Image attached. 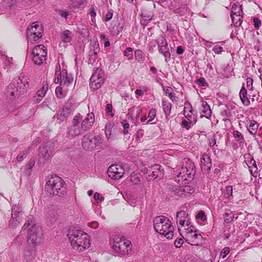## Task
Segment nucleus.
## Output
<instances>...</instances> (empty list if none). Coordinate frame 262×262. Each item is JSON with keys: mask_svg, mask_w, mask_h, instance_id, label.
Listing matches in <instances>:
<instances>
[{"mask_svg": "<svg viewBox=\"0 0 262 262\" xmlns=\"http://www.w3.org/2000/svg\"><path fill=\"white\" fill-rule=\"evenodd\" d=\"M23 228L28 230V243L24 256L26 260H31L35 255V246L41 242L42 235L41 228L32 223H26Z\"/></svg>", "mask_w": 262, "mask_h": 262, "instance_id": "obj_1", "label": "nucleus"}, {"mask_svg": "<svg viewBox=\"0 0 262 262\" xmlns=\"http://www.w3.org/2000/svg\"><path fill=\"white\" fill-rule=\"evenodd\" d=\"M68 237L72 248L78 252L83 251L91 246L90 236L80 229L72 230L69 232Z\"/></svg>", "mask_w": 262, "mask_h": 262, "instance_id": "obj_2", "label": "nucleus"}, {"mask_svg": "<svg viewBox=\"0 0 262 262\" xmlns=\"http://www.w3.org/2000/svg\"><path fill=\"white\" fill-rule=\"evenodd\" d=\"M153 225L157 233L167 239L173 238L174 227L167 217L162 215L156 217L153 221Z\"/></svg>", "mask_w": 262, "mask_h": 262, "instance_id": "obj_3", "label": "nucleus"}, {"mask_svg": "<svg viewBox=\"0 0 262 262\" xmlns=\"http://www.w3.org/2000/svg\"><path fill=\"white\" fill-rule=\"evenodd\" d=\"M45 189L48 195L61 196L65 191L63 181L59 177H51L47 182Z\"/></svg>", "mask_w": 262, "mask_h": 262, "instance_id": "obj_4", "label": "nucleus"}, {"mask_svg": "<svg viewBox=\"0 0 262 262\" xmlns=\"http://www.w3.org/2000/svg\"><path fill=\"white\" fill-rule=\"evenodd\" d=\"M113 248L121 255L128 254L132 251L131 242L124 237L116 236L113 238Z\"/></svg>", "mask_w": 262, "mask_h": 262, "instance_id": "obj_5", "label": "nucleus"}, {"mask_svg": "<svg viewBox=\"0 0 262 262\" xmlns=\"http://www.w3.org/2000/svg\"><path fill=\"white\" fill-rule=\"evenodd\" d=\"M179 232L182 237L186 238V241L192 245H198L203 238L202 235L198 233V231L192 225L184 229L179 228Z\"/></svg>", "mask_w": 262, "mask_h": 262, "instance_id": "obj_6", "label": "nucleus"}, {"mask_svg": "<svg viewBox=\"0 0 262 262\" xmlns=\"http://www.w3.org/2000/svg\"><path fill=\"white\" fill-rule=\"evenodd\" d=\"M105 79L104 71L100 69H97L93 73L90 78V86L93 90H97L103 84Z\"/></svg>", "mask_w": 262, "mask_h": 262, "instance_id": "obj_7", "label": "nucleus"}, {"mask_svg": "<svg viewBox=\"0 0 262 262\" xmlns=\"http://www.w3.org/2000/svg\"><path fill=\"white\" fill-rule=\"evenodd\" d=\"M42 29L37 22L33 23L27 31L28 41L31 43L38 41L42 37Z\"/></svg>", "mask_w": 262, "mask_h": 262, "instance_id": "obj_8", "label": "nucleus"}, {"mask_svg": "<svg viewBox=\"0 0 262 262\" xmlns=\"http://www.w3.org/2000/svg\"><path fill=\"white\" fill-rule=\"evenodd\" d=\"M32 54L34 62L36 64L40 65L46 59L47 49L42 45H38L34 48Z\"/></svg>", "mask_w": 262, "mask_h": 262, "instance_id": "obj_9", "label": "nucleus"}, {"mask_svg": "<svg viewBox=\"0 0 262 262\" xmlns=\"http://www.w3.org/2000/svg\"><path fill=\"white\" fill-rule=\"evenodd\" d=\"M124 173L123 167L122 165L118 164L112 165L107 169L108 177L115 180L122 178Z\"/></svg>", "mask_w": 262, "mask_h": 262, "instance_id": "obj_10", "label": "nucleus"}, {"mask_svg": "<svg viewBox=\"0 0 262 262\" xmlns=\"http://www.w3.org/2000/svg\"><path fill=\"white\" fill-rule=\"evenodd\" d=\"M56 75V77L55 79V83H58L59 82L61 85H62L63 84V86H68L73 81V77L69 76L65 70H63L61 71H57Z\"/></svg>", "mask_w": 262, "mask_h": 262, "instance_id": "obj_11", "label": "nucleus"}, {"mask_svg": "<svg viewBox=\"0 0 262 262\" xmlns=\"http://www.w3.org/2000/svg\"><path fill=\"white\" fill-rule=\"evenodd\" d=\"M177 223L179 224V228L184 229L188 228L190 225L188 214L186 211L181 210L177 213ZM179 229V228H178Z\"/></svg>", "mask_w": 262, "mask_h": 262, "instance_id": "obj_12", "label": "nucleus"}, {"mask_svg": "<svg viewBox=\"0 0 262 262\" xmlns=\"http://www.w3.org/2000/svg\"><path fill=\"white\" fill-rule=\"evenodd\" d=\"M101 143V138L99 136H96L92 139L84 137L82 141V146L86 150H90L94 148Z\"/></svg>", "mask_w": 262, "mask_h": 262, "instance_id": "obj_13", "label": "nucleus"}, {"mask_svg": "<svg viewBox=\"0 0 262 262\" xmlns=\"http://www.w3.org/2000/svg\"><path fill=\"white\" fill-rule=\"evenodd\" d=\"M149 176L154 179L162 178L164 176V169L161 166L155 164L149 168L148 170Z\"/></svg>", "mask_w": 262, "mask_h": 262, "instance_id": "obj_14", "label": "nucleus"}, {"mask_svg": "<svg viewBox=\"0 0 262 262\" xmlns=\"http://www.w3.org/2000/svg\"><path fill=\"white\" fill-rule=\"evenodd\" d=\"M99 50V46L98 42L95 41L91 43L89 52V63H93V62L96 60L97 58V55Z\"/></svg>", "mask_w": 262, "mask_h": 262, "instance_id": "obj_15", "label": "nucleus"}, {"mask_svg": "<svg viewBox=\"0 0 262 262\" xmlns=\"http://www.w3.org/2000/svg\"><path fill=\"white\" fill-rule=\"evenodd\" d=\"M17 84V91H18L20 94H22L26 92L30 86L28 78L24 76L18 78Z\"/></svg>", "mask_w": 262, "mask_h": 262, "instance_id": "obj_16", "label": "nucleus"}, {"mask_svg": "<svg viewBox=\"0 0 262 262\" xmlns=\"http://www.w3.org/2000/svg\"><path fill=\"white\" fill-rule=\"evenodd\" d=\"M52 156V151L48 146H43L39 148V161L45 162L50 160Z\"/></svg>", "mask_w": 262, "mask_h": 262, "instance_id": "obj_17", "label": "nucleus"}, {"mask_svg": "<svg viewBox=\"0 0 262 262\" xmlns=\"http://www.w3.org/2000/svg\"><path fill=\"white\" fill-rule=\"evenodd\" d=\"M21 215V208L19 206H14L12 209V220L10 221V224L13 223L15 226H16L20 222Z\"/></svg>", "mask_w": 262, "mask_h": 262, "instance_id": "obj_18", "label": "nucleus"}, {"mask_svg": "<svg viewBox=\"0 0 262 262\" xmlns=\"http://www.w3.org/2000/svg\"><path fill=\"white\" fill-rule=\"evenodd\" d=\"M185 109L188 110V111L184 110V115L186 119L190 121V123H195L197 121L196 116L193 113L191 105L189 103H185Z\"/></svg>", "mask_w": 262, "mask_h": 262, "instance_id": "obj_19", "label": "nucleus"}, {"mask_svg": "<svg viewBox=\"0 0 262 262\" xmlns=\"http://www.w3.org/2000/svg\"><path fill=\"white\" fill-rule=\"evenodd\" d=\"M48 84L47 83L42 84L41 88L37 91L36 95L33 98L35 103H38L42 99L48 91Z\"/></svg>", "mask_w": 262, "mask_h": 262, "instance_id": "obj_20", "label": "nucleus"}, {"mask_svg": "<svg viewBox=\"0 0 262 262\" xmlns=\"http://www.w3.org/2000/svg\"><path fill=\"white\" fill-rule=\"evenodd\" d=\"M182 167L184 170H186V174L192 178L195 171L193 163L189 159H185L183 162Z\"/></svg>", "mask_w": 262, "mask_h": 262, "instance_id": "obj_21", "label": "nucleus"}, {"mask_svg": "<svg viewBox=\"0 0 262 262\" xmlns=\"http://www.w3.org/2000/svg\"><path fill=\"white\" fill-rule=\"evenodd\" d=\"M94 114L93 113L88 114L86 118H85L81 123V127L85 130L88 129L91 127L94 122Z\"/></svg>", "mask_w": 262, "mask_h": 262, "instance_id": "obj_22", "label": "nucleus"}, {"mask_svg": "<svg viewBox=\"0 0 262 262\" xmlns=\"http://www.w3.org/2000/svg\"><path fill=\"white\" fill-rule=\"evenodd\" d=\"M194 192L193 188L190 186H185L181 187L177 191V193L181 197L184 198Z\"/></svg>", "mask_w": 262, "mask_h": 262, "instance_id": "obj_23", "label": "nucleus"}, {"mask_svg": "<svg viewBox=\"0 0 262 262\" xmlns=\"http://www.w3.org/2000/svg\"><path fill=\"white\" fill-rule=\"evenodd\" d=\"M201 168L204 170H209L210 169L211 164L210 157L206 154H204L201 160Z\"/></svg>", "mask_w": 262, "mask_h": 262, "instance_id": "obj_24", "label": "nucleus"}, {"mask_svg": "<svg viewBox=\"0 0 262 262\" xmlns=\"http://www.w3.org/2000/svg\"><path fill=\"white\" fill-rule=\"evenodd\" d=\"M82 128L81 126H71L68 128V134L69 138H73L81 133Z\"/></svg>", "mask_w": 262, "mask_h": 262, "instance_id": "obj_25", "label": "nucleus"}, {"mask_svg": "<svg viewBox=\"0 0 262 262\" xmlns=\"http://www.w3.org/2000/svg\"><path fill=\"white\" fill-rule=\"evenodd\" d=\"M202 116L209 118L211 115V111L209 105L206 101H202Z\"/></svg>", "mask_w": 262, "mask_h": 262, "instance_id": "obj_26", "label": "nucleus"}, {"mask_svg": "<svg viewBox=\"0 0 262 262\" xmlns=\"http://www.w3.org/2000/svg\"><path fill=\"white\" fill-rule=\"evenodd\" d=\"M61 42L63 43L70 42L72 39V33L69 30L63 31L60 35Z\"/></svg>", "mask_w": 262, "mask_h": 262, "instance_id": "obj_27", "label": "nucleus"}, {"mask_svg": "<svg viewBox=\"0 0 262 262\" xmlns=\"http://www.w3.org/2000/svg\"><path fill=\"white\" fill-rule=\"evenodd\" d=\"M239 96L243 103L246 106L249 105L250 100L247 97V90L244 87H243L241 90Z\"/></svg>", "mask_w": 262, "mask_h": 262, "instance_id": "obj_28", "label": "nucleus"}, {"mask_svg": "<svg viewBox=\"0 0 262 262\" xmlns=\"http://www.w3.org/2000/svg\"><path fill=\"white\" fill-rule=\"evenodd\" d=\"M159 48V51L160 53L162 54L165 58V60L167 61L170 58V54L169 52L168 45L164 46H160Z\"/></svg>", "mask_w": 262, "mask_h": 262, "instance_id": "obj_29", "label": "nucleus"}, {"mask_svg": "<svg viewBox=\"0 0 262 262\" xmlns=\"http://www.w3.org/2000/svg\"><path fill=\"white\" fill-rule=\"evenodd\" d=\"M258 127V125L257 122L254 121H250L248 129L250 134L254 135L256 134Z\"/></svg>", "mask_w": 262, "mask_h": 262, "instance_id": "obj_30", "label": "nucleus"}, {"mask_svg": "<svg viewBox=\"0 0 262 262\" xmlns=\"http://www.w3.org/2000/svg\"><path fill=\"white\" fill-rule=\"evenodd\" d=\"M232 21L235 27L240 26L242 23V14L231 15Z\"/></svg>", "mask_w": 262, "mask_h": 262, "instance_id": "obj_31", "label": "nucleus"}, {"mask_svg": "<svg viewBox=\"0 0 262 262\" xmlns=\"http://www.w3.org/2000/svg\"><path fill=\"white\" fill-rule=\"evenodd\" d=\"M242 14L243 11L242 10V6L238 3H236L233 5L231 10V15H237Z\"/></svg>", "mask_w": 262, "mask_h": 262, "instance_id": "obj_32", "label": "nucleus"}, {"mask_svg": "<svg viewBox=\"0 0 262 262\" xmlns=\"http://www.w3.org/2000/svg\"><path fill=\"white\" fill-rule=\"evenodd\" d=\"M162 106L164 112L166 116H169L171 113V104L169 102L163 100Z\"/></svg>", "mask_w": 262, "mask_h": 262, "instance_id": "obj_33", "label": "nucleus"}, {"mask_svg": "<svg viewBox=\"0 0 262 262\" xmlns=\"http://www.w3.org/2000/svg\"><path fill=\"white\" fill-rule=\"evenodd\" d=\"M135 56L136 59L140 62H142L145 59L144 53L140 50H137L135 52Z\"/></svg>", "mask_w": 262, "mask_h": 262, "instance_id": "obj_34", "label": "nucleus"}, {"mask_svg": "<svg viewBox=\"0 0 262 262\" xmlns=\"http://www.w3.org/2000/svg\"><path fill=\"white\" fill-rule=\"evenodd\" d=\"M234 214L230 210H228L225 213L224 221L227 223H231L234 219Z\"/></svg>", "mask_w": 262, "mask_h": 262, "instance_id": "obj_35", "label": "nucleus"}, {"mask_svg": "<svg viewBox=\"0 0 262 262\" xmlns=\"http://www.w3.org/2000/svg\"><path fill=\"white\" fill-rule=\"evenodd\" d=\"M60 86L56 88L55 90V94L57 97L62 98L64 96V91L66 90V86Z\"/></svg>", "mask_w": 262, "mask_h": 262, "instance_id": "obj_36", "label": "nucleus"}, {"mask_svg": "<svg viewBox=\"0 0 262 262\" xmlns=\"http://www.w3.org/2000/svg\"><path fill=\"white\" fill-rule=\"evenodd\" d=\"M177 176L178 178H181L183 181H187L191 178L190 176H188L186 174V170H184L182 166Z\"/></svg>", "mask_w": 262, "mask_h": 262, "instance_id": "obj_37", "label": "nucleus"}, {"mask_svg": "<svg viewBox=\"0 0 262 262\" xmlns=\"http://www.w3.org/2000/svg\"><path fill=\"white\" fill-rule=\"evenodd\" d=\"M82 116L80 114H78L76 115H75L72 121V125L71 126H80L79 125V123L81 122L82 120Z\"/></svg>", "mask_w": 262, "mask_h": 262, "instance_id": "obj_38", "label": "nucleus"}, {"mask_svg": "<svg viewBox=\"0 0 262 262\" xmlns=\"http://www.w3.org/2000/svg\"><path fill=\"white\" fill-rule=\"evenodd\" d=\"M133 49L130 48H127L123 52V55L125 56L128 60H131L133 59Z\"/></svg>", "mask_w": 262, "mask_h": 262, "instance_id": "obj_39", "label": "nucleus"}, {"mask_svg": "<svg viewBox=\"0 0 262 262\" xmlns=\"http://www.w3.org/2000/svg\"><path fill=\"white\" fill-rule=\"evenodd\" d=\"M89 14L91 17L92 22L94 26L96 25L95 17L96 16V9L92 7L90 9Z\"/></svg>", "mask_w": 262, "mask_h": 262, "instance_id": "obj_40", "label": "nucleus"}, {"mask_svg": "<svg viewBox=\"0 0 262 262\" xmlns=\"http://www.w3.org/2000/svg\"><path fill=\"white\" fill-rule=\"evenodd\" d=\"M113 127V125L111 123H107L105 127V134L107 138H109L111 135L112 129Z\"/></svg>", "mask_w": 262, "mask_h": 262, "instance_id": "obj_41", "label": "nucleus"}, {"mask_svg": "<svg viewBox=\"0 0 262 262\" xmlns=\"http://www.w3.org/2000/svg\"><path fill=\"white\" fill-rule=\"evenodd\" d=\"M157 43L158 48L160 47V46H164L165 45H167L166 39L163 36H160L158 38Z\"/></svg>", "mask_w": 262, "mask_h": 262, "instance_id": "obj_42", "label": "nucleus"}, {"mask_svg": "<svg viewBox=\"0 0 262 262\" xmlns=\"http://www.w3.org/2000/svg\"><path fill=\"white\" fill-rule=\"evenodd\" d=\"M156 115H157V112H156V109L152 108V109L150 110L148 113V118H149V119L147 121V123L152 121L154 119V118L156 117Z\"/></svg>", "mask_w": 262, "mask_h": 262, "instance_id": "obj_43", "label": "nucleus"}, {"mask_svg": "<svg viewBox=\"0 0 262 262\" xmlns=\"http://www.w3.org/2000/svg\"><path fill=\"white\" fill-rule=\"evenodd\" d=\"M233 135L234 137L236 138L238 141L242 142L244 140L243 136L239 132L235 130L233 132Z\"/></svg>", "mask_w": 262, "mask_h": 262, "instance_id": "obj_44", "label": "nucleus"}, {"mask_svg": "<svg viewBox=\"0 0 262 262\" xmlns=\"http://www.w3.org/2000/svg\"><path fill=\"white\" fill-rule=\"evenodd\" d=\"M253 80L251 78H248L246 82V87L249 91H253Z\"/></svg>", "mask_w": 262, "mask_h": 262, "instance_id": "obj_45", "label": "nucleus"}, {"mask_svg": "<svg viewBox=\"0 0 262 262\" xmlns=\"http://www.w3.org/2000/svg\"><path fill=\"white\" fill-rule=\"evenodd\" d=\"M232 187L231 186H228L226 187L225 191L224 192L225 195L227 198H229L232 195Z\"/></svg>", "mask_w": 262, "mask_h": 262, "instance_id": "obj_46", "label": "nucleus"}, {"mask_svg": "<svg viewBox=\"0 0 262 262\" xmlns=\"http://www.w3.org/2000/svg\"><path fill=\"white\" fill-rule=\"evenodd\" d=\"M195 123H190V121L188 120H183L182 122V125L183 127L186 128L187 129H189Z\"/></svg>", "mask_w": 262, "mask_h": 262, "instance_id": "obj_47", "label": "nucleus"}, {"mask_svg": "<svg viewBox=\"0 0 262 262\" xmlns=\"http://www.w3.org/2000/svg\"><path fill=\"white\" fill-rule=\"evenodd\" d=\"M94 198L97 203H100L104 200V198L99 193L96 192L94 195Z\"/></svg>", "mask_w": 262, "mask_h": 262, "instance_id": "obj_48", "label": "nucleus"}, {"mask_svg": "<svg viewBox=\"0 0 262 262\" xmlns=\"http://www.w3.org/2000/svg\"><path fill=\"white\" fill-rule=\"evenodd\" d=\"M122 124L123 125V132H124V133L126 134L128 133V129L129 128V123H128V122L124 120H123V121L122 122Z\"/></svg>", "mask_w": 262, "mask_h": 262, "instance_id": "obj_49", "label": "nucleus"}, {"mask_svg": "<svg viewBox=\"0 0 262 262\" xmlns=\"http://www.w3.org/2000/svg\"><path fill=\"white\" fill-rule=\"evenodd\" d=\"M230 249L228 247L224 248L221 252L220 256L223 258H225L226 255L229 253Z\"/></svg>", "mask_w": 262, "mask_h": 262, "instance_id": "obj_50", "label": "nucleus"}, {"mask_svg": "<svg viewBox=\"0 0 262 262\" xmlns=\"http://www.w3.org/2000/svg\"><path fill=\"white\" fill-rule=\"evenodd\" d=\"M113 16V12L112 10H110L105 15L104 21H108L111 20Z\"/></svg>", "mask_w": 262, "mask_h": 262, "instance_id": "obj_51", "label": "nucleus"}, {"mask_svg": "<svg viewBox=\"0 0 262 262\" xmlns=\"http://www.w3.org/2000/svg\"><path fill=\"white\" fill-rule=\"evenodd\" d=\"M130 180L134 184H138L140 181L138 177L136 174H132L130 176Z\"/></svg>", "mask_w": 262, "mask_h": 262, "instance_id": "obj_52", "label": "nucleus"}, {"mask_svg": "<svg viewBox=\"0 0 262 262\" xmlns=\"http://www.w3.org/2000/svg\"><path fill=\"white\" fill-rule=\"evenodd\" d=\"M196 217L197 219H200L202 221H205L206 219L205 213L203 211L199 212Z\"/></svg>", "mask_w": 262, "mask_h": 262, "instance_id": "obj_53", "label": "nucleus"}, {"mask_svg": "<svg viewBox=\"0 0 262 262\" xmlns=\"http://www.w3.org/2000/svg\"><path fill=\"white\" fill-rule=\"evenodd\" d=\"M213 51L216 53V54H220L223 51V48L219 46H215L213 48Z\"/></svg>", "mask_w": 262, "mask_h": 262, "instance_id": "obj_54", "label": "nucleus"}, {"mask_svg": "<svg viewBox=\"0 0 262 262\" xmlns=\"http://www.w3.org/2000/svg\"><path fill=\"white\" fill-rule=\"evenodd\" d=\"M216 143V136L214 135L209 139V144L211 146H213Z\"/></svg>", "mask_w": 262, "mask_h": 262, "instance_id": "obj_55", "label": "nucleus"}, {"mask_svg": "<svg viewBox=\"0 0 262 262\" xmlns=\"http://www.w3.org/2000/svg\"><path fill=\"white\" fill-rule=\"evenodd\" d=\"M249 167L250 168V171L251 172V173L253 175V176L256 177V174L255 175V174H256V173H257V166L252 167V166H249Z\"/></svg>", "mask_w": 262, "mask_h": 262, "instance_id": "obj_56", "label": "nucleus"}, {"mask_svg": "<svg viewBox=\"0 0 262 262\" xmlns=\"http://www.w3.org/2000/svg\"><path fill=\"white\" fill-rule=\"evenodd\" d=\"M253 23H254V26L255 28L256 29L260 27V24H261V21L257 18H254L253 19Z\"/></svg>", "mask_w": 262, "mask_h": 262, "instance_id": "obj_57", "label": "nucleus"}, {"mask_svg": "<svg viewBox=\"0 0 262 262\" xmlns=\"http://www.w3.org/2000/svg\"><path fill=\"white\" fill-rule=\"evenodd\" d=\"M182 244L183 240L182 239L175 241L174 245L177 248H180L182 245Z\"/></svg>", "mask_w": 262, "mask_h": 262, "instance_id": "obj_58", "label": "nucleus"}, {"mask_svg": "<svg viewBox=\"0 0 262 262\" xmlns=\"http://www.w3.org/2000/svg\"><path fill=\"white\" fill-rule=\"evenodd\" d=\"M67 117V116H66L65 114L62 113H60V114H58L57 115V119L61 121H63Z\"/></svg>", "mask_w": 262, "mask_h": 262, "instance_id": "obj_59", "label": "nucleus"}, {"mask_svg": "<svg viewBox=\"0 0 262 262\" xmlns=\"http://www.w3.org/2000/svg\"><path fill=\"white\" fill-rule=\"evenodd\" d=\"M26 157V155L25 153L19 155L17 157V160L18 162H21L24 158Z\"/></svg>", "mask_w": 262, "mask_h": 262, "instance_id": "obj_60", "label": "nucleus"}, {"mask_svg": "<svg viewBox=\"0 0 262 262\" xmlns=\"http://www.w3.org/2000/svg\"><path fill=\"white\" fill-rule=\"evenodd\" d=\"M88 225L92 228L97 229L98 227V223L97 222H94L93 223H89Z\"/></svg>", "mask_w": 262, "mask_h": 262, "instance_id": "obj_61", "label": "nucleus"}, {"mask_svg": "<svg viewBox=\"0 0 262 262\" xmlns=\"http://www.w3.org/2000/svg\"><path fill=\"white\" fill-rule=\"evenodd\" d=\"M58 13L61 17H64L65 18H66L67 16L68 15V13L66 11L63 10H59L58 11Z\"/></svg>", "mask_w": 262, "mask_h": 262, "instance_id": "obj_62", "label": "nucleus"}, {"mask_svg": "<svg viewBox=\"0 0 262 262\" xmlns=\"http://www.w3.org/2000/svg\"><path fill=\"white\" fill-rule=\"evenodd\" d=\"M168 96L173 101L176 100V95L173 93H168Z\"/></svg>", "mask_w": 262, "mask_h": 262, "instance_id": "obj_63", "label": "nucleus"}, {"mask_svg": "<svg viewBox=\"0 0 262 262\" xmlns=\"http://www.w3.org/2000/svg\"><path fill=\"white\" fill-rule=\"evenodd\" d=\"M184 52V50L181 46H179L177 48V53L178 54H181Z\"/></svg>", "mask_w": 262, "mask_h": 262, "instance_id": "obj_64", "label": "nucleus"}]
</instances>
